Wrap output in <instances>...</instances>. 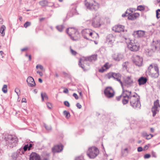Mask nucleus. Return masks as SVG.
<instances>
[{"mask_svg": "<svg viewBox=\"0 0 160 160\" xmlns=\"http://www.w3.org/2000/svg\"><path fill=\"white\" fill-rule=\"evenodd\" d=\"M4 141L6 145L8 147L11 148L16 146L18 139L16 136L8 134L5 137Z\"/></svg>", "mask_w": 160, "mask_h": 160, "instance_id": "nucleus-1", "label": "nucleus"}, {"mask_svg": "<svg viewBox=\"0 0 160 160\" xmlns=\"http://www.w3.org/2000/svg\"><path fill=\"white\" fill-rule=\"evenodd\" d=\"M82 33L84 38L87 40H92L89 38L91 37L93 39L98 38V35L95 32H92L89 29H83L82 31Z\"/></svg>", "mask_w": 160, "mask_h": 160, "instance_id": "nucleus-2", "label": "nucleus"}, {"mask_svg": "<svg viewBox=\"0 0 160 160\" xmlns=\"http://www.w3.org/2000/svg\"><path fill=\"white\" fill-rule=\"evenodd\" d=\"M122 91L121 95L116 97V100L119 101L122 99V102L123 104H126L128 102V97L131 93V92L129 91L124 90L123 88Z\"/></svg>", "mask_w": 160, "mask_h": 160, "instance_id": "nucleus-3", "label": "nucleus"}, {"mask_svg": "<svg viewBox=\"0 0 160 160\" xmlns=\"http://www.w3.org/2000/svg\"><path fill=\"white\" fill-rule=\"evenodd\" d=\"M128 100H129L130 105L134 108H139L141 106L139 98L137 95H132L131 93L128 97Z\"/></svg>", "mask_w": 160, "mask_h": 160, "instance_id": "nucleus-4", "label": "nucleus"}, {"mask_svg": "<svg viewBox=\"0 0 160 160\" xmlns=\"http://www.w3.org/2000/svg\"><path fill=\"white\" fill-rule=\"evenodd\" d=\"M85 4L88 9L91 10L96 11L99 8V4L95 0H85Z\"/></svg>", "mask_w": 160, "mask_h": 160, "instance_id": "nucleus-5", "label": "nucleus"}, {"mask_svg": "<svg viewBox=\"0 0 160 160\" xmlns=\"http://www.w3.org/2000/svg\"><path fill=\"white\" fill-rule=\"evenodd\" d=\"M147 73L151 77L157 78L159 75L158 68L157 65L153 67L152 64L150 65L147 71Z\"/></svg>", "mask_w": 160, "mask_h": 160, "instance_id": "nucleus-6", "label": "nucleus"}, {"mask_svg": "<svg viewBox=\"0 0 160 160\" xmlns=\"http://www.w3.org/2000/svg\"><path fill=\"white\" fill-rule=\"evenodd\" d=\"M66 32L71 37V38L73 40H76L79 37L78 32L73 28H69L67 29Z\"/></svg>", "mask_w": 160, "mask_h": 160, "instance_id": "nucleus-7", "label": "nucleus"}, {"mask_svg": "<svg viewBox=\"0 0 160 160\" xmlns=\"http://www.w3.org/2000/svg\"><path fill=\"white\" fill-rule=\"evenodd\" d=\"M99 153V150L95 147L89 148L87 152V155L90 158H94Z\"/></svg>", "mask_w": 160, "mask_h": 160, "instance_id": "nucleus-8", "label": "nucleus"}, {"mask_svg": "<svg viewBox=\"0 0 160 160\" xmlns=\"http://www.w3.org/2000/svg\"><path fill=\"white\" fill-rule=\"evenodd\" d=\"M128 48L131 51L136 52L138 51L140 48V46L139 43L135 42L134 41H131L128 45Z\"/></svg>", "mask_w": 160, "mask_h": 160, "instance_id": "nucleus-9", "label": "nucleus"}, {"mask_svg": "<svg viewBox=\"0 0 160 160\" xmlns=\"http://www.w3.org/2000/svg\"><path fill=\"white\" fill-rule=\"evenodd\" d=\"M100 17L99 14L97 13L93 18L92 22V26L95 28H98L100 26Z\"/></svg>", "mask_w": 160, "mask_h": 160, "instance_id": "nucleus-10", "label": "nucleus"}, {"mask_svg": "<svg viewBox=\"0 0 160 160\" xmlns=\"http://www.w3.org/2000/svg\"><path fill=\"white\" fill-rule=\"evenodd\" d=\"M104 93L106 97L108 98L113 97L115 94V92L111 87H107L104 90Z\"/></svg>", "mask_w": 160, "mask_h": 160, "instance_id": "nucleus-11", "label": "nucleus"}, {"mask_svg": "<svg viewBox=\"0 0 160 160\" xmlns=\"http://www.w3.org/2000/svg\"><path fill=\"white\" fill-rule=\"evenodd\" d=\"M160 105L158 100L157 99L154 102V105L152 107V116L154 117L156 113L159 111Z\"/></svg>", "mask_w": 160, "mask_h": 160, "instance_id": "nucleus-12", "label": "nucleus"}, {"mask_svg": "<svg viewBox=\"0 0 160 160\" xmlns=\"http://www.w3.org/2000/svg\"><path fill=\"white\" fill-rule=\"evenodd\" d=\"M133 82V80L131 76H128L124 79L123 85L127 88H130L132 86Z\"/></svg>", "mask_w": 160, "mask_h": 160, "instance_id": "nucleus-13", "label": "nucleus"}, {"mask_svg": "<svg viewBox=\"0 0 160 160\" xmlns=\"http://www.w3.org/2000/svg\"><path fill=\"white\" fill-rule=\"evenodd\" d=\"M133 62L136 65L139 67L142 65L143 59L142 57L138 55H135L133 56Z\"/></svg>", "mask_w": 160, "mask_h": 160, "instance_id": "nucleus-14", "label": "nucleus"}, {"mask_svg": "<svg viewBox=\"0 0 160 160\" xmlns=\"http://www.w3.org/2000/svg\"><path fill=\"white\" fill-rule=\"evenodd\" d=\"M152 49L154 51L160 50V40L153 41L152 44Z\"/></svg>", "mask_w": 160, "mask_h": 160, "instance_id": "nucleus-15", "label": "nucleus"}, {"mask_svg": "<svg viewBox=\"0 0 160 160\" xmlns=\"http://www.w3.org/2000/svg\"><path fill=\"white\" fill-rule=\"evenodd\" d=\"M124 27L121 25H115L112 28V30L115 32H124L127 31V30H124Z\"/></svg>", "mask_w": 160, "mask_h": 160, "instance_id": "nucleus-16", "label": "nucleus"}, {"mask_svg": "<svg viewBox=\"0 0 160 160\" xmlns=\"http://www.w3.org/2000/svg\"><path fill=\"white\" fill-rule=\"evenodd\" d=\"M22 154H23V150L22 148H21L18 150L17 152L13 153L11 157L12 160H16L19 154L21 155Z\"/></svg>", "mask_w": 160, "mask_h": 160, "instance_id": "nucleus-17", "label": "nucleus"}, {"mask_svg": "<svg viewBox=\"0 0 160 160\" xmlns=\"http://www.w3.org/2000/svg\"><path fill=\"white\" fill-rule=\"evenodd\" d=\"M121 75L120 73H119L113 72L112 78H113L115 80L121 84L122 88H123V83L121 80Z\"/></svg>", "mask_w": 160, "mask_h": 160, "instance_id": "nucleus-18", "label": "nucleus"}, {"mask_svg": "<svg viewBox=\"0 0 160 160\" xmlns=\"http://www.w3.org/2000/svg\"><path fill=\"white\" fill-rule=\"evenodd\" d=\"M63 149V146L62 145H56L52 148V151L53 153L59 152H61Z\"/></svg>", "mask_w": 160, "mask_h": 160, "instance_id": "nucleus-19", "label": "nucleus"}, {"mask_svg": "<svg viewBox=\"0 0 160 160\" xmlns=\"http://www.w3.org/2000/svg\"><path fill=\"white\" fill-rule=\"evenodd\" d=\"M27 82L28 85L31 87H33L35 86L36 84L34 79L31 77H28L27 79Z\"/></svg>", "mask_w": 160, "mask_h": 160, "instance_id": "nucleus-20", "label": "nucleus"}, {"mask_svg": "<svg viewBox=\"0 0 160 160\" xmlns=\"http://www.w3.org/2000/svg\"><path fill=\"white\" fill-rule=\"evenodd\" d=\"M30 160H40V158L36 152H32L30 156Z\"/></svg>", "mask_w": 160, "mask_h": 160, "instance_id": "nucleus-21", "label": "nucleus"}, {"mask_svg": "<svg viewBox=\"0 0 160 160\" xmlns=\"http://www.w3.org/2000/svg\"><path fill=\"white\" fill-rule=\"evenodd\" d=\"M115 40V37L112 34L108 35L107 38V41L109 44H112Z\"/></svg>", "mask_w": 160, "mask_h": 160, "instance_id": "nucleus-22", "label": "nucleus"}, {"mask_svg": "<svg viewBox=\"0 0 160 160\" xmlns=\"http://www.w3.org/2000/svg\"><path fill=\"white\" fill-rule=\"evenodd\" d=\"M133 34L135 35H137V37H142L144 36L145 32L142 30L135 31L133 32Z\"/></svg>", "mask_w": 160, "mask_h": 160, "instance_id": "nucleus-23", "label": "nucleus"}, {"mask_svg": "<svg viewBox=\"0 0 160 160\" xmlns=\"http://www.w3.org/2000/svg\"><path fill=\"white\" fill-rule=\"evenodd\" d=\"M97 54H94L91 55L88 57L85 58V60L89 62H93L97 60Z\"/></svg>", "mask_w": 160, "mask_h": 160, "instance_id": "nucleus-24", "label": "nucleus"}, {"mask_svg": "<svg viewBox=\"0 0 160 160\" xmlns=\"http://www.w3.org/2000/svg\"><path fill=\"white\" fill-rule=\"evenodd\" d=\"M139 15V14L138 13H134L131 14H129L128 19L130 20H133L138 17Z\"/></svg>", "mask_w": 160, "mask_h": 160, "instance_id": "nucleus-25", "label": "nucleus"}, {"mask_svg": "<svg viewBox=\"0 0 160 160\" xmlns=\"http://www.w3.org/2000/svg\"><path fill=\"white\" fill-rule=\"evenodd\" d=\"M147 81V78L145 77H141L138 80V82L139 84L140 85H143L146 83Z\"/></svg>", "mask_w": 160, "mask_h": 160, "instance_id": "nucleus-26", "label": "nucleus"}, {"mask_svg": "<svg viewBox=\"0 0 160 160\" xmlns=\"http://www.w3.org/2000/svg\"><path fill=\"white\" fill-rule=\"evenodd\" d=\"M113 59L117 61H119L122 59L123 56L122 55L120 54H114L112 55Z\"/></svg>", "mask_w": 160, "mask_h": 160, "instance_id": "nucleus-27", "label": "nucleus"}, {"mask_svg": "<svg viewBox=\"0 0 160 160\" xmlns=\"http://www.w3.org/2000/svg\"><path fill=\"white\" fill-rule=\"evenodd\" d=\"M108 63H105L101 68L99 70V71L101 72H103L105 71L108 69L109 68L110 66L108 65Z\"/></svg>", "mask_w": 160, "mask_h": 160, "instance_id": "nucleus-28", "label": "nucleus"}, {"mask_svg": "<svg viewBox=\"0 0 160 160\" xmlns=\"http://www.w3.org/2000/svg\"><path fill=\"white\" fill-rule=\"evenodd\" d=\"M6 29V27L4 25H2L0 28V32L2 34V36H4L5 35L4 31Z\"/></svg>", "mask_w": 160, "mask_h": 160, "instance_id": "nucleus-29", "label": "nucleus"}, {"mask_svg": "<svg viewBox=\"0 0 160 160\" xmlns=\"http://www.w3.org/2000/svg\"><path fill=\"white\" fill-rule=\"evenodd\" d=\"M41 96L42 99V101H43L44 99H45L47 100H48V98L46 93L45 92H43L41 93Z\"/></svg>", "mask_w": 160, "mask_h": 160, "instance_id": "nucleus-30", "label": "nucleus"}, {"mask_svg": "<svg viewBox=\"0 0 160 160\" xmlns=\"http://www.w3.org/2000/svg\"><path fill=\"white\" fill-rule=\"evenodd\" d=\"M39 4L42 6L45 7L48 5V2L47 0H44L40 1L39 2Z\"/></svg>", "mask_w": 160, "mask_h": 160, "instance_id": "nucleus-31", "label": "nucleus"}, {"mask_svg": "<svg viewBox=\"0 0 160 160\" xmlns=\"http://www.w3.org/2000/svg\"><path fill=\"white\" fill-rule=\"evenodd\" d=\"M64 28V27L62 25H58L56 27V28L58 31L61 32L62 31Z\"/></svg>", "mask_w": 160, "mask_h": 160, "instance_id": "nucleus-32", "label": "nucleus"}, {"mask_svg": "<svg viewBox=\"0 0 160 160\" xmlns=\"http://www.w3.org/2000/svg\"><path fill=\"white\" fill-rule=\"evenodd\" d=\"M122 154L123 156H127L128 154V151L127 148H125L122 151Z\"/></svg>", "mask_w": 160, "mask_h": 160, "instance_id": "nucleus-33", "label": "nucleus"}, {"mask_svg": "<svg viewBox=\"0 0 160 160\" xmlns=\"http://www.w3.org/2000/svg\"><path fill=\"white\" fill-rule=\"evenodd\" d=\"M128 62H124L122 65L123 69L124 70H127L128 66Z\"/></svg>", "mask_w": 160, "mask_h": 160, "instance_id": "nucleus-34", "label": "nucleus"}, {"mask_svg": "<svg viewBox=\"0 0 160 160\" xmlns=\"http://www.w3.org/2000/svg\"><path fill=\"white\" fill-rule=\"evenodd\" d=\"M63 114L67 118H69L70 116V113L66 111H64L63 112Z\"/></svg>", "mask_w": 160, "mask_h": 160, "instance_id": "nucleus-35", "label": "nucleus"}, {"mask_svg": "<svg viewBox=\"0 0 160 160\" xmlns=\"http://www.w3.org/2000/svg\"><path fill=\"white\" fill-rule=\"evenodd\" d=\"M2 91L4 93H6L7 92V85L4 84L2 88Z\"/></svg>", "mask_w": 160, "mask_h": 160, "instance_id": "nucleus-36", "label": "nucleus"}, {"mask_svg": "<svg viewBox=\"0 0 160 160\" xmlns=\"http://www.w3.org/2000/svg\"><path fill=\"white\" fill-rule=\"evenodd\" d=\"M113 72H109L107 74L105 77L106 78L109 79L112 78H113Z\"/></svg>", "mask_w": 160, "mask_h": 160, "instance_id": "nucleus-37", "label": "nucleus"}, {"mask_svg": "<svg viewBox=\"0 0 160 160\" xmlns=\"http://www.w3.org/2000/svg\"><path fill=\"white\" fill-rule=\"evenodd\" d=\"M31 24L30 22H27L24 24V27L25 28H27L28 26H30Z\"/></svg>", "mask_w": 160, "mask_h": 160, "instance_id": "nucleus-38", "label": "nucleus"}, {"mask_svg": "<svg viewBox=\"0 0 160 160\" xmlns=\"http://www.w3.org/2000/svg\"><path fill=\"white\" fill-rule=\"evenodd\" d=\"M156 17L158 18L160 17V9H159L156 11Z\"/></svg>", "mask_w": 160, "mask_h": 160, "instance_id": "nucleus-39", "label": "nucleus"}, {"mask_svg": "<svg viewBox=\"0 0 160 160\" xmlns=\"http://www.w3.org/2000/svg\"><path fill=\"white\" fill-rule=\"evenodd\" d=\"M70 50L71 52L73 55H75L77 53L75 51L73 50L72 49L71 47H70Z\"/></svg>", "mask_w": 160, "mask_h": 160, "instance_id": "nucleus-40", "label": "nucleus"}, {"mask_svg": "<svg viewBox=\"0 0 160 160\" xmlns=\"http://www.w3.org/2000/svg\"><path fill=\"white\" fill-rule=\"evenodd\" d=\"M23 150V152L26 151L27 149H28V144L25 145L23 148H22Z\"/></svg>", "mask_w": 160, "mask_h": 160, "instance_id": "nucleus-41", "label": "nucleus"}, {"mask_svg": "<svg viewBox=\"0 0 160 160\" xmlns=\"http://www.w3.org/2000/svg\"><path fill=\"white\" fill-rule=\"evenodd\" d=\"M138 10L139 11L143 10L144 9V6L142 5H140L138 7Z\"/></svg>", "mask_w": 160, "mask_h": 160, "instance_id": "nucleus-42", "label": "nucleus"}, {"mask_svg": "<svg viewBox=\"0 0 160 160\" xmlns=\"http://www.w3.org/2000/svg\"><path fill=\"white\" fill-rule=\"evenodd\" d=\"M82 61V59H80L79 61V65L83 69H84V66L83 65H82V64L81 63V62Z\"/></svg>", "mask_w": 160, "mask_h": 160, "instance_id": "nucleus-43", "label": "nucleus"}, {"mask_svg": "<svg viewBox=\"0 0 160 160\" xmlns=\"http://www.w3.org/2000/svg\"><path fill=\"white\" fill-rule=\"evenodd\" d=\"M36 68L37 69H38L39 68L41 70H43L44 69L42 65L40 64L37 65L36 67Z\"/></svg>", "mask_w": 160, "mask_h": 160, "instance_id": "nucleus-44", "label": "nucleus"}, {"mask_svg": "<svg viewBox=\"0 0 160 160\" xmlns=\"http://www.w3.org/2000/svg\"><path fill=\"white\" fill-rule=\"evenodd\" d=\"M15 92L19 96V95H20L19 93L20 92L19 89L17 88H16L15 89Z\"/></svg>", "mask_w": 160, "mask_h": 160, "instance_id": "nucleus-45", "label": "nucleus"}, {"mask_svg": "<svg viewBox=\"0 0 160 160\" xmlns=\"http://www.w3.org/2000/svg\"><path fill=\"white\" fill-rule=\"evenodd\" d=\"M64 104L65 106H66L67 107H70V104L69 102L67 101H64Z\"/></svg>", "mask_w": 160, "mask_h": 160, "instance_id": "nucleus-46", "label": "nucleus"}, {"mask_svg": "<svg viewBox=\"0 0 160 160\" xmlns=\"http://www.w3.org/2000/svg\"><path fill=\"white\" fill-rule=\"evenodd\" d=\"M44 126L45 128L47 130H50L51 129V127L50 126H48L46 124L44 125Z\"/></svg>", "mask_w": 160, "mask_h": 160, "instance_id": "nucleus-47", "label": "nucleus"}, {"mask_svg": "<svg viewBox=\"0 0 160 160\" xmlns=\"http://www.w3.org/2000/svg\"><path fill=\"white\" fill-rule=\"evenodd\" d=\"M48 107L49 108H51L52 107V105L49 102H48L46 103Z\"/></svg>", "mask_w": 160, "mask_h": 160, "instance_id": "nucleus-48", "label": "nucleus"}, {"mask_svg": "<svg viewBox=\"0 0 160 160\" xmlns=\"http://www.w3.org/2000/svg\"><path fill=\"white\" fill-rule=\"evenodd\" d=\"M75 160H83V158L82 156H81L76 158Z\"/></svg>", "mask_w": 160, "mask_h": 160, "instance_id": "nucleus-49", "label": "nucleus"}, {"mask_svg": "<svg viewBox=\"0 0 160 160\" xmlns=\"http://www.w3.org/2000/svg\"><path fill=\"white\" fill-rule=\"evenodd\" d=\"M151 156V155L149 154H145L144 156V158H149Z\"/></svg>", "mask_w": 160, "mask_h": 160, "instance_id": "nucleus-50", "label": "nucleus"}, {"mask_svg": "<svg viewBox=\"0 0 160 160\" xmlns=\"http://www.w3.org/2000/svg\"><path fill=\"white\" fill-rule=\"evenodd\" d=\"M73 96L75 97L76 99H78V96L77 94L76 93H74L73 94Z\"/></svg>", "mask_w": 160, "mask_h": 160, "instance_id": "nucleus-51", "label": "nucleus"}, {"mask_svg": "<svg viewBox=\"0 0 160 160\" xmlns=\"http://www.w3.org/2000/svg\"><path fill=\"white\" fill-rule=\"evenodd\" d=\"M152 156L153 157L156 158L157 157L156 153L153 151H152Z\"/></svg>", "mask_w": 160, "mask_h": 160, "instance_id": "nucleus-52", "label": "nucleus"}, {"mask_svg": "<svg viewBox=\"0 0 160 160\" xmlns=\"http://www.w3.org/2000/svg\"><path fill=\"white\" fill-rule=\"evenodd\" d=\"M74 12H72V14L71 15L70 13V12H69V13H68V16H69V17H72V16L74 14V13H75V12H76L75 9H74Z\"/></svg>", "mask_w": 160, "mask_h": 160, "instance_id": "nucleus-53", "label": "nucleus"}, {"mask_svg": "<svg viewBox=\"0 0 160 160\" xmlns=\"http://www.w3.org/2000/svg\"><path fill=\"white\" fill-rule=\"evenodd\" d=\"M76 106L79 109H80L81 108V107H82V106H81V105H80L78 103H77V104L76 105Z\"/></svg>", "mask_w": 160, "mask_h": 160, "instance_id": "nucleus-54", "label": "nucleus"}, {"mask_svg": "<svg viewBox=\"0 0 160 160\" xmlns=\"http://www.w3.org/2000/svg\"><path fill=\"white\" fill-rule=\"evenodd\" d=\"M142 151V147H139L138 148V152H141Z\"/></svg>", "mask_w": 160, "mask_h": 160, "instance_id": "nucleus-55", "label": "nucleus"}, {"mask_svg": "<svg viewBox=\"0 0 160 160\" xmlns=\"http://www.w3.org/2000/svg\"><path fill=\"white\" fill-rule=\"evenodd\" d=\"M142 134L144 136H146V137H148L149 136V135L146 132H143Z\"/></svg>", "mask_w": 160, "mask_h": 160, "instance_id": "nucleus-56", "label": "nucleus"}, {"mask_svg": "<svg viewBox=\"0 0 160 160\" xmlns=\"http://www.w3.org/2000/svg\"><path fill=\"white\" fill-rule=\"evenodd\" d=\"M68 89L65 88L63 91V92L64 93H67L68 92Z\"/></svg>", "mask_w": 160, "mask_h": 160, "instance_id": "nucleus-57", "label": "nucleus"}, {"mask_svg": "<svg viewBox=\"0 0 160 160\" xmlns=\"http://www.w3.org/2000/svg\"><path fill=\"white\" fill-rule=\"evenodd\" d=\"M37 73H38L41 76H42L43 75L42 72H41L38 71Z\"/></svg>", "mask_w": 160, "mask_h": 160, "instance_id": "nucleus-58", "label": "nucleus"}, {"mask_svg": "<svg viewBox=\"0 0 160 160\" xmlns=\"http://www.w3.org/2000/svg\"><path fill=\"white\" fill-rule=\"evenodd\" d=\"M0 53L1 55L2 56V58H4V56H3L4 53H3V52L2 51H0Z\"/></svg>", "mask_w": 160, "mask_h": 160, "instance_id": "nucleus-59", "label": "nucleus"}, {"mask_svg": "<svg viewBox=\"0 0 160 160\" xmlns=\"http://www.w3.org/2000/svg\"><path fill=\"white\" fill-rule=\"evenodd\" d=\"M150 136V137H149V138H148V137H146V139H149L150 138H151L153 136V135L152 134H150V135H149Z\"/></svg>", "mask_w": 160, "mask_h": 160, "instance_id": "nucleus-60", "label": "nucleus"}, {"mask_svg": "<svg viewBox=\"0 0 160 160\" xmlns=\"http://www.w3.org/2000/svg\"><path fill=\"white\" fill-rule=\"evenodd\" d=\"M22 102H26V99L25 98H22Z\"/></svg>", "mask_w": 160, "mask_h": 160, "instance_id": "nucleus-61", "label": "nucleus"}, {"mask_svg": "<svg viewBox=\"0 0 160 160\" xmlns=\"http://www.w3.org/2000/svg\"><path fill=\"white\" fill-rule=\"evenodd\" d=\"M32 147V144H30L28 146V150H29L31 149V148Z\"/></svg>", "mask_w": 160, "mask_h": 160, "instance_id": "nucleus-62", "label": "nucleus"}, {"mask_svg": "<svg viewBox=\"0 0 160 160\" xmlns=\"http://www.w3.org/2000/svg\"><path fill=\"white\" fill-rule=\"evenodd\" d=\"M38 81L40 82V83H42V80L40 78H39L38 79Z\"/></svg>", "mask_w": 160, "mask_h": 160, "instance_id": "nucleus-63", "label": "nucleus"}, {"mask_svg": "<svg viewBox=\"0 0 160 160\" xmlns=\"http://www.w3.org/2000/svg\"><path fill=\"white\" fill-rule=\"evenodd\" d=\"M148 148V147L147 145H146L145 146L144 148V150L147 149Z\"/></svg>", "mask_w": 160, "mask_h": 160, "instance_id": "nucleus-64", "label": "nucleus"}]
</instances>
